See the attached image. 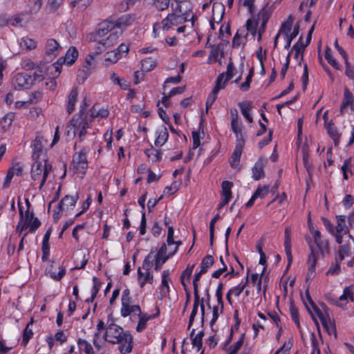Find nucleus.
I'll return each instance as SVG.
<instances>
[{"instance_id":"0eeeda50","label":"nucleus","mask_w":354,"mask_h":354,"mask_svg":"<svg viewBox=\"0 0 354 354\" xmlns=\"http://www.w3.org/2000/svg\"><path fill=\"white\" fill-rule=\"evenodd\" d=\"M205 274V272H203L201 270L200 271L195 274L194 280H193V286H194V302L193 305V309L191 313L190 317H189V324H191L194 319V317L196 316L197 311H198V305H200L201 308V317L202 320L203 321L204 317H205V305L204 301L205 299L202 298L200 299L199 294H198V281H200V279L201 276Z\"/></svg>"},{"instance_id":"680f3d73","label":"nucleus","mask_w":354,"mask_h":354,"mask_svg":"<svg viewBox=\"0 0 354 354\" xmlns=\"http://www.w3.org/2000/svg\"><path fill=\"white\" fill-rule=\"evenodd\" d=\"M93 287L91 289V299H90V301L91 302L96 297V296L100 289V287H101V282L96 277H93Z\"/></svg>"},{"instance_id":"20e7f679","label":"nucleus","mask_w":354,"mask_h":354,"mask_svg":"<svg viewBox=\"0 0 354 354\" xmlns=\"http://www.w3.org/2000/svg\"><path fill=\"white\" fill-rule=\"evenodd\" d=\"M140 306L134 304L131 296L130 290L128 288L124 289L121 295V308L120 311L121 317H129L131 322H134L135 319L140 315Z\"/></svg>"},{"instance_id":"c85d7f7f","label":"nucleus","mask_w":354,"mask_h":354,"mask_svg":"<svg viewBox=\"0 0 354 354\" xmlns=\"http://www.w3.org/2000/svg\"><path fill=\"white\" fill-rule=\"evenodd\" d=\"M270 19V13L266 9V8H263L257 15V21L258 24L261 22V26H259L258 29V32L264 33L266 31V28L267 23Z\"/></svg>"},{"instance_id":"1a4fd4ad","label":"nucleus","mask_w":354,"mask_h":354,"mask_svg":"<svg viewBox=\"0 0 354 354\" xmlns=\"http://www.w3.org/2000/svg\"><path fill=\"white\" fill-rule=\"evenodd\" d=\"M68 127V132L72 131L74 136H77L82 140L86 133V129L89 127V123L86 118H73Z\"/></svg>"},{"instance_id":"0e129e2a","label":"nucleus","mask_w":354,"mask_h":354,"mask_svg":"<svg viewBox=\"0 0 354 354\" xmlns=\"http://www.w3.org/2000/svg\"><path fill=\"white\" fill-rule=\"evenodd\" d=\"M325 58L327 62L335 69L340 70V66L337 62L333 58L330 48L327 47L325 51Z\"/></svg>"},{"instance_id":"f257e3e1","label":"nucleus","mask_w":354,"mask_h":354,"mask_svg":"<svg viewBox=\"0 0 354 354\" xmlns=\"http://www.w3.org/2000/svg\"><path fill=\"white\" fill-rule=\"evenodd\" d=\"M177 251V242L174 241V229L169 226L167 232L166 243H164L157 253L150 252L145 259L142 269L145 272L138 270L140 286L143 287L147 283H152L153 276L149 270L154 266L156 270H159L167 259L174 255Z\"/></svg>"},{"instance_id":"4be33fe9","label":"nucleus","mask_w":354,"mask_h":354,"mask_svg":"<svg viewBox=\"0 0 354 354\" xmlns=\"http://www.w3.org/2000/svg\"><path fill=\"white\" fill-rule=\"evenodd\" d=\"M34 70L35 71L30 76L31 82L34 81L36 82H40L49 73L48 64L46 63L40 62L38 65H37Z\"/></svg>"},{"instance_id":"7c9ffc66","label":"nucleus","mask_w":354,"mask_h":354,"mask_svg":"<svg viewBox=\"0 0 354 354\" xmlns=\"http://www.w3.org/2000/svg\"><path fill=\"white\" fill-rule=\"evenodd\" d=\"M136 20V16L134 15H126L122 16L115 20V24L117 26V28L119 29V31L122 32V30L128 26L131 25Z\"/></svg>"},{"instance_id":"bf43d9fd","label":"nucleus","mask_w":354,"mask_h":354,"mask_svg":"<svg viewBox=\"0 0 354 354\" xmlns=\"http://www.w3.org/2000/svg\"><path fill=\"white\" fill-rule=\"evenodd\" d=\"M90 115L91 118H106L109 115V111L106 109H100L97 110L95 107H93L90 111Z\"/></svg>"},{"instance_id":"338daca9","label":"nucleus","mask_w":354,"mask_h":354,"mask_svg":"<svg viewBox=\"0 0 354 354\" xmlns=\"http://www.w3.org/2000/svg\"><path fill=\"white\" fill-rule=\"evenodd\" d=\"M24 14H17L13 16H9V25L12 26H21L24 21Z\"/></svg>"},{"instance_id":"39448f33","label":"nucleus","mask_w":354,"mask_h":354,"mask_svg":"<svg viewBox=\"0 0 354 354\" xmlns=\"http://www.w3.org/2000/svg\"><path fill=\"white\" fill-rule=\"evenodd\" d=\"M27 208L24 212L22 207L19 204V221L17 225V231L20 233L24 230L29 229L30 232H34L41 225L37 218L34 217L33 212L29 211V202L26 201Z\"/></svg>"},{"instance_id":"412c9836","label":"nucleus","mask_w":354,"mask_h":354,"mask_svg":"<svg viewBox=\"0 0 354 354\" xmlns=\"http://www.w3.org/2000/svg\"><path fill=\"white\" fill-rule=\"evenodd\" d=\"M317 315L322 322V326L328 335L334 334L337 337V332L335 324L331 322L328 314L323 313L321 310H317Z\"/></svg>"},{"instance_id":"09e8293b","label":"nucleus","mask_w":354,"mask_h":354,"mask_svg":"<svg viewBox=\"0 0 354 354\" xmlns=\"http://www.w3.org/2000/svg\"><path fill=\"white\" fill-rule=\"evenodd\" d=\"M15 118V114L12 112H10L4 115V117L1 120V126L2 129L4 131H6L12 124Z\"/></svg>"},{"instance_id":"774afa93","label":"nucleus","mask_w":354,"mask_h":354,"mask_svg":"<svg viewBox=\"0 0 354 354\" xmlns=\"http://www.w3.org/2000/svg\"><path fill=\"white\" fill-rule=\"evenodd\" d=\"M245 335L242 334L239 340L230 348V353L228 354H236L241 349L243 344Z\"/></svg>"},{"instance_id":"c9c22d12","label":"nucleus","mask_w":354,"mask_h":354,"mask_svg":"<svg viewBox=\"0 0 354 354\" xmlns=\"http://www.w3.org/2000/svg\"><path fill=\"white\" fill-rule=\"evenodd\" d=\"M169 133L165 127H160L156 131V138L155 145L156 146H162L168 139Z\"/></svg>"},{"instance_id":"79ce46f5","label":"nucleus","mask_w":354,"mask_h":354,"mask_svg":"<svg viewBox=\"0 0 354 354\" xmlns=\"http://www.w3.org/2000/svg\"><path fill=\"white\" fill-rule=\"evenodd\" d=\"M64 63L62 62V58H59L58 60L53 64H48V72L52 74L54 77L59 75L62 71V65Z\"/></svg>"},{"instance_id":"393cba45","label":"nucleus","mask_w":354,"mask_h":354,"mask_svg":"<svg viewBox=\"0 0 354 354\" xmlns=\"http://www.w3.org/2000/svg\"><path fill=\"white\" fill-rule=\"evenodd\" d=\"M267 160L264 158H259L252 167V178L255 180H259L264 176V167Z\"/></svg>"},{"instance_id":"4468645a","label":"nucleus","mask_w":354,"mask_h":354,"mask_svg":"<svg viewBox=\"0 0 354 354\" xmlns=\"http://www.w3.org/2000/svg\"><path fill=\"white\" fill-rule=\"evenodd\" d=\"M12 85L15 90L28 89L32 85L31 77L23 73H17L12 77Z\"/></svg>"},{"instance_id":"603ef678","label":"nucleus","mask_w":354,"mask_h":354,"mask_svg":"<svg viewBox=\"0 0 354 354\" xmlns=\"http://www.w3.org/2000/svg\"><path fill=\"white\" fill-rule=\"evenodd\" d=\"M214 263V257L212 255H206L201 261V270L203 272L206 273L208 269L212 267Z\"/></svg>"},{"instance_id":"864d4df0","label":"nucleus","mask_w":354,"mask_h":354,"mask_svg":"<svg viewBox=\"0 0 354 354\" xmlns=\"http://www.w3.org/2000/svg\"><path fill=\"white\" fill-rule=\"evenodd\" d=\"M43 0H28V8L30 14H36L41 9Z\"/></svg>"},{"instance_id":"c03bdc74","label":"nucleus","mask_w":354,"mask_h":354,"mask_svg":"<svg viewBox=\"0 0 354 354\" xmlns=\"http://www.w3.org/2000/svg\"><path fill=\"white\" fill-rule=\"evenodd\" d=\"M156 66V61L151 58L148 57L142 60L141 70L142 72H149L155 68Z\"/></svg>"},{"instance_id":"ea45409f","label":"nucleus","mask_w":354,"mask_h":354,"mask_svg":"<svg viewBox=\"0 0 354 354\" xmlns=\"http://www.w3.org/2000/svg\"><path fill=\"white\" fill-rule=\"evenodd\" d=\"M239 106L241 109V113L247 119V120L252 123L253 122L252 117L250 114L252 109V105L250 102H243L239 103Z\"/></svg>"},{"instance_id":"2f4dec72","label":"nucleus","mask_w":354,"mask_h":354,"mask_svg":"<svg viewBox=\"0 0 354 354\" xmlns=\"http://www.w3.org/2000/svg\"><path fill=\"white\" fill-rule=\"evenodd\" d=\"M78 55L79 53L76 48L71 46L66 51L65 55L64 57H61L60 58H62V62L65 64L70 66L76 61L78 57Z\"/></svg>"},{"instance_id":"bb28decb","label":"nucleus","mask_w":354,"mask_h":354,"mask_svg":"<svg viewBox=\"0 0 354 354\" xmlns=\"http://www.w3.org/2000/svg\"><path fill=\"white\" fill-rule=\"evenodd\" d=\"M291 229L290 227H286L284 232V247H285V251L286 254L288 258V267L290 266L292 261V256L291 253Z\"/></svg>"},{"instance_id":"69168bd1","label":"nucleus","mask_w":354,"mask_h":354,"mask_svg":"<svg viewBox=\"0 0 354 354\" xmlns=\"http://www.w3.org/2000/svg\"><path fill=\"white\" fill-rule=\"evenodd\" d=\"M30 323L28 324L24 330L21 343L24 346L27 345L28 342L33 335V332L32 329L30 328Z\"/></svg>"},{"instance_id":"ddd939ff","label":"nucleus","mask_w":354,"mask_h":354,"mask_svg":"<svg viewBox=\"0 0 354 354\" xmlns=\"http://www.w3.org/2000/svg\"><path fill=\"white\" fill-rule=\"evenodd\" d=\"M306 239L310 250V254L308 258V271L306 274V279H309L313 278L315 275V268L317 261L318 252L316 251L315 248L312 244V241L308 240L307 238Z\"/></svg>"},{"instance_id":"72a5a7b5","label":"nucleus","mask_w":354,"mask_h":354,"mask_svg":"<svg viewBox=\"0 0 354 354\" xmlns=\"http://www.w3.org/2000/svg\"><path fill=\"white\" fill-rule=\"evenodd\" d=\"M145 154L148 158V160L153 163L158 162L162 158L160 151L152 146L145 150Z\"/></svg>"},{"instance_id":"8fccbe9b","label":"nucleus","mask_w":354,"mask_h":354,"mask_svg":"<svg viewBox=\"0 0 354 354\" xmlns=\"http://www.w3.org/2000/svg\"><path fill=\"white\" fill-rule=\"evenodd\" d=\"M77 345L80 351L84 352L86 354H94L93 346L86 340L80 339Z\"/></svg>"},{"instance_id":"423d86ee","label":"nucleus","mask_w":354,"mask_h":354,"mask_svg":"<svg viewBox=\"0 0 354 354\" xmlns=\"http://www.w3.org/2000/svg\"><path fill=\"white\" fill-rule=\"evenodd\" d=\"M88 149L83 148L80 151L75 152L73 156V160L70 165V169L73 173L77 174L81 178L85 175L88 169V162L86 154Z\"/></svg>"},{"instance_id":"473e14b6","label":"nucleus","mask_w":354,"mask_h":354,"mask_svg":"<svg viewBox=\"0 0 354 354\" xmlns=\"http://www.w3.org/2000/svg\"><path fill=\"white\" fill-rule=\"evenodd\" d=\"M152 318L153 316L149 315L147 313H142L141 310L140 315L135 319L134 321L138 322L136 328V331L138 333L143 331L146 328L147 322Z\"/></svg>"},{"instance_id":"e433bc0d","label":"nucleus","mask_w":354,"mask_h":354,"mask_svg":"<svg viewBox=\"0 0 354 354\" xmlns=\"http://www.w3.org/2000/svg\"><path fill=\"white\" fill-rule=\"evenodd\" d=\"M93 0H71V6L78 12L84 11L92 3Z\"/></svg>"},{"instance_id":"58836bf2","label":"nucleus","mask_w":354,"mask_h":354,"mask_svg":"<svg viewBox=\"0 0 354 354\" xmlns=\"http://www.w3.org/2000/svg\"><path fill=\"white\" fill-rule=\"evenodd\" d=\"M49 237H50V233L47 232L45 235L44 236L43 240H42V252L43 255L41 257V259L43 261H46L48 260L49 254H50V246H49Z\"/></svg>"},{"instance_id":"052dcab7","label":"nucleus","mask_w":354,"mask_h":354,"mask_svg":"<svg viewBox=\"0 0 354 354\" xmlns=\"http://www.w3.org/2000/svg\"><path fill=\"white\" fill-rule=\"evenodd\" d=\"M222 196L223 197H227L231 198L232 197V192L231 189L233 186V183L232 182L225 180L222 183Z\"/></svg>"},{"instance_id":"de8ad7c7","label":"nucleus","mask_w":354,"mask_h":354,"mask_svg":"<svg viewBox=\"0 0 354 354\" xmlns=\"http://www.w3.org/2000/svg\"><path fill=\"white\" fill-rule=\"evenodd\" d=\"M243 147H240V146H236L235 149L231 156L230 160V165L232 168H236L238 167Z\"/></svg>"},{"instance_id":"7ed1b4c3","label":"nucleus","mask_w":354,"mask_h":354,"mask_svg":"<svg viewBox=\"0 0 354 354\" xmlns=\"http://www.w3.org/2000/svg\"><path fill=\"white\" fill-rule=\"evenodd\" d=\"M52 170L51 165L48 162L47 157L42 155L40 158L34 159L30 169L32 185L41 189L47 177Z\"/></svg>"},{"instance_id":"f3484780","label":"nucleus","mask_w":354,"mask_h":354,"mask_svg":"<svg viewBox=\"0 0 354 354\" xmlns=\"http://www.w3.org/2000/svg\"><path fill=\"white\" fill-rule=\"evenodd\" d=\"M116 30H119V29L117 28L115 21H104L99 24L98 28L94 35V39L95 38L100 39L104 37L108 33L114 32Z\"/></svg>"},{"instance_id":"a878e982","label":"nucleus","mask_w":354,"mask_h":354,"mask_svg":"<svg viewBox=\"0 0 354 354\" xmlns=\"http://www.w3.org/2000/svg\"><path fill=\"white\" fill-rule=\"evenodd\" d=\"M79 198L77 194L73 196H65L62 201L59 202V208L65 210L66 212L68 210H71L75 206V204Z\"/></svg>"},{"instance_id":"49530a36","label":"nucleus","mask_w":354,"mask_h":354,"mask_svg":"<svg viewBox=\"0 0 354 354\" xmlns=\"http://www.w3.org/2000/svg\"><path fill=\"white\" fill-rule=\"evenodd\" d=\"M209 46L212 48V50L209 55L208 61L209 62L212 61L216 62L218 60L219 54L221 53V56H223V54L221 45H209Z\"/></svg>"},{"instance_id":"f03ea898","label":"nucleus","mask_w":354,"mask_h":354,"mask_svg":"<svg viewBox=\"0 0 354 354\" xmlns=\"http://www.w3.org/2000/svg\"><path fill=\"white\" fill-rule=\"evenodd\" d=\"M97 329L98 332L105 329V340L112 344H119V350L122 354L131 352L133 337L128 331H124L120 326L109 322L105 324L100 320L97 324Z\"/></svg>"},{"instance_id":"9d476101","label":"nucleus","mask_w":354,"mask_h":354,"mask_svg":"<svg viewBox=\"0 0 354 354\" xmlns=\"http://www.w3.org/2000/svg\"><path fill=\"white\" fill-rule=\"evenodd\" d=\"M129 47L125 44H121L117 49L106 52L104 55V62L106 66L117 63L122 57L127 55Z\"/></svg>"},{"instance_id":"37998d69","label":"nucleus","mask_w":354,"mask_h":354,"mask_svg":"<svg viewBox=\"0 0 354 354\" xmlns=\"http://www.w3.org/2000/svg\"><path fill=\"white\" fill-rule=\"evenodd\" d=\"M348 297H349L352 301L353 300V296L352 291L351 290L350 288H348V287L344 288L343 295L339 297L338 300L330 299V301L331 303H333L338 306H342L341 302L346 301V303H347Z\"/></svg>"},{"instance_id":"9b49d317","label":"nucleus","mask_w":354,"mask_h":354,"mask_svg":"<svg viewBox=\"0 0 354 354\" xmlns=\"http://www.w3.org/2000/svg\"><path fill=\"white\" fill-rule=\"evenodd\" d=\"M192 6L190 1L178 2V24L190 21L191 27L194 24V17L192 12Z\"/></svg>"},{"instance_id":"4c0bfd02","label":"nucleus","mask_w":354,"mask_h":354,"mask_svg":"<svg viewBox=\"0 0 354 354\" xmlns=\"http://www.w3.org/2000/svg\"><path fill=\"white\" fill-rule=\"evenodd\" d=\"M337 225L335 230L337 232H343L344 234H348V227L346 224V216L344 215H337Z\"/></svg>"},{"instance_id":"f704fd0d","label":"nucleus","mask_w":354,"mask_h":354,"mask_svg":"<svg viewBox=\"0 0 354 354\" xmlns=\"http://www.w3.org/2000/svg\"><path fill=\"white\" fill-rule=\"evenodd\" d=\"M78 91L77 88H73L68 95V102L66 111L71 114L75 110V102L77 101Z\"/></svg>"},{"instance_id":"6e6d98bb","label":"nucleus","mask_w":354,"mask_h":354,"mask_svg":"<svg viewBox=\"0 0 354 354\" xmlns=\"http://www.w3.org/2000/svg\"><path fill=\"white\" fill-rule=\"evenodd\" d=\"M63 2L64 0H48L46 8L50 12H55L61 8Z\"/></svg>"},{"instance_id":"a19ab883","label":"nucleus","mask_w":354,"mask_h":354,"mask_svg":"<svg viewBox=\"0 0 354 354\" xmlns=\"http://www.w3.org/2000/svg\"><path fill=\"white\" fill-rule=\"evenodd\" d=\"M162 24L163 30H169L177 24V15L174 12L169 14L168 16L162 20Z\"/></svg>"},{"instance_id":"a211bd4d","label":"nucleus","mask_w":354,"mask_h":354,"mask_svg":"<svg viewBox=\"0 0 354 354\" xmlns=\"http://www.w3.org/2000/svg\"><path fill=\"white\" fill-rule=\"evenodd\" d=\"M116 30H119V29L117 28L115 21H104L99 24L98 28L94 35V39L95 38L100 39L104 37L108 33L114 32Z\"/></svg>"},{"instance_id":"5fc2aeb1","label":"nucleus","mask_w":354,"mask_h":354,"mask_svg":"<svg viewBox=\"0 0 354 354\" xmlns=\"http://www.w3.org/2000/svg\"><path fill=\"white\" fill-rule=\"evenodd\" d=\"M110 80L111 82L118 86L122 89L126 90L128 88V84L127 81L121 79L115 72H111L110 74Z\"/></svg>"},{"instance_id":"c756f323","label":"nucleus","mask_w":354,"mask_h":354,"mask_svg":"<svg viewBox=\"0 0 354 354\" xmlns=\"http://www.w3.org/2000/svg\"><path fill=\"white\" fill-rule=\"evenodd\" d=\"M225 14V7L222 3H214L212 6V19L214 22L220 23Z\"/></svg>"},{"instance_id":"5701e85b","label":"nucleus","mask_w":354,"mask_h":354,"mask_svg":"<svg viewBox=\"0 0 354 354\" xmlns=\"http://www.w3.org/2000/svg\"><path fill=\"white\" fill-rule=\"evenodd\" d=\"M23 171H24V167L21 163H19V162L14 163L12 165V167L10 168V169L8 170V171L7 173L3 187L4 188H7L9 186L13 176L15 175L22 176Z\"/></svg>"},{"instance_id":"f8f14e48","label":"nucleus","mask_w":354,"mask_h":354,"mask_svg":"<svg viewBox=\"0 0 354 354\" xmlns=\"http://www.w3.org/2000/svg\"><path fill=\"white\" fill-rule=\"evenodd\" d=\"M174 83V84H177V77H168L164 82L163 85V92H162V97L161 100V104L165 108H169L171 104L170 98L172 96H174L177 93V87L169 88V84Z\"/></svg>"},{"instance_id":"3c124183","label":"nucleus","mask_w":354,"mask_h":354,"mask_svg":"<svg viewBox=\"0 0 354 354\" xmlns=\"http://www.w3.org/2000/svg\"><path fill=\"white\" fill-rule=\"evenodd\" d=\"M326 129L328 135L334 140L335 145H337L339 140V134L337 131V129L332 122H328L327 124Z\"/></svg>"},{"instance_id":"6e6552de","label":"nucleus","mask_w":354,"mask_h":354,"mask_svg":"<svg viewBox=\"0 0 354 354\" xmlns=\"http://www.w3.org/2000/svg\"><path fill=\"white\" fill-rule=\"evenodd\" d=\"M121 34V31L116 30L109 33V36L106 38H95L94 40L96 41V53H101L106 49L116 44Z\"/></svg>"},{"instance_id":"4d7b16f0","label":"nucleus","mask_w":354,"mask_h":354,"mask_svg":"<svg viewBox=\"0 0 354 354\" xmlns=\"http://www.w3.org/2000/svg\"><path fill=\"white\" fill-rule=\"evenodd\" d=\"M293 24V18L291 15H290L287 20L283 22L280 28V30L278 33L281 35V33L287 35L290 33L292 26Z\"/></svg>"},{"instance_id":"13d9d810","label":"nucleus","mask_w":354,"mask_h":354,"mask_svg":"<svg viewBox=\"0 0 354 354\" xmlns=\"http://www.w3.org/2000/svg\"><path fill=\"white\" fill-rule=\"evenodd\" d=\"M299 32V26L298 24L295 25L293 29V31L290 34L285 35L286 39V44L284 48L286 49H288L290 46L292 41L298 35Z\"/></svg>"},{"instance_id":"dca6fc26","label":"nucleus","mask_w":354,"mask_h":354,"mask_svg":"<svg viewBox=\"0 0 354 354\" xmlns=\"http://www.w3.org/2000/svg\"><path fill=\"white\" fill-rule=\"evenodd\" d=\"M310 232L313 235L314 243L316 244L322 256L329 252L328 242L322 239L321 232L310 227Z\"/></svg>"},{"instance_id":"2eb2a0df","label":"nucleus","mask_w":354,"mask_h":354,"mask_svg":"<svg viewBox=\"0 0 354 354\" xmlns=\"http://www.w3.org/2000/svg\"><path fill=\"white\" fill-rule=\"evenodd\" d=\"M62 48L57 40L53 38L48 39L44 46L45 55L50 59H53L60 53Z\"/></svg>"},{"instance_id":"cd10ccee","label":"nucleus","mask_w":354,"mask_h":354,"mask_svg":"<svg viewBox=\"0 0 354 354\" xmlns=\"http://www.w3.org/2000/svg\"><path fill=\"white\" fill-rule=\"evenodd\" d=\"M18 44L20 50L25 52L34 50L37 47V42L28 37H23L19 39Z\"/></svg>"},{"instance_id":"b1692460","label":"nucleus","mask_w":354,"mask_h":354,"mask_svg":"<svg viewBox=\"0 0 354 354\" xmlns=\"http://www.w3.org/2000/svg\"><path fill=\"white\" fill-rule=\"evenodd\" d=\"M46 273L51 279L55 281H60L66 274V270L62 266L55 263L52 264L46 269Z\"/></svg>"},{"instance_id":"e2e57ef3","label":"nucleus","mask_w":354,"mask_h":354,"mask_svg":"<svg viewBox=\"0 0 354 354\" xmlns=\"http://www.w3.org/2000/svg\"><path fill=\"white\" fill-rule=\"evenodd\" d=\"M246 29L248 32H250L252 36H255L257 31L258 21L257 19H249L246 21Z\"/></svg>"},{"instance_id":"aec40b11","label":"nucleus","mask_w":354,"mask_h":354,"mask_svg":"<svg viewBox=\"0 0 354 354\" xmlns=\"http://www.w3.org/2000/svg\"><path fill=\"white\" fill-rule=\"evenodd\" d=\"M47 143V140L44 138L42 135H37L35 139L34 140L32 147L33 149V159L40 158V157L44 156H46V152L44 150L45 145Z\"/></svg>"},{"instance_id":"6ab92c4d","label":"nucleus","mask_w":354,"mask_h":354,"mask_svg":"<svg viewBox=\"0 0 354 354\" xmlns=\"http://www.w3.org/2000/svg\"><path fill=\"white\" fill-rule=\"evenodd\" d=\"M116 30H119V29L117 28L115 21H104L99 24L98 28L94 35V39L95 38L100 39L104 37L108 33L114 32Z\"/></svg>"},{"instance_id":"a18cd8bd","label":"nucleus","mask_w":354,"mask_h":354,"mask_svg":"<svg viewBox=\"0 0 354 354\" xmlns=\"http://www.w3.org/2000/svg\"><path fill=\"white\" fill-rule=\"evenodd\" d=\"M169 280V273L168 271H163L162 274V281L161 285L160 286V292L162 296H166V295L169 292V284L168 281Z\"/></svg>"}]
</instances>
